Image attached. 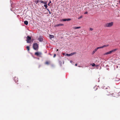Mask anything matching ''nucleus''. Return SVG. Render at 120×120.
<instances>
[{
    "label": "nucleus",
    "instance_id": "nucleus-1",
    "mask_svg": "<svg viewBox=\"0 0 120 120\" xmlns=\"http://www.w3.org/2000/svg\"><path fill=\"white\" fill-rule=\"evenodd\" d=\"M38 45L37 43H34L33 45V48L34 49L38 50Z\"/></svg>",
    "mask_w": 120,
    "mask_h": 120
},
{
    "label": "nucleus",
    "instance_id": "nucleus-2",
    "mask_svg": "<svg viewBox=\"0 0 120 120\" xmlns=\"http://www.w3.org/2000/svg\"><path fill=\"white\" fill-rule=\"evenodd\" d=\"M113 24V22H111L105 24V26L106 27H110L112 26Z\"/></svg>",
    "mask_w": 120,
    "mask_h": 120
},
{
    "label": "nucleus",
    "instance_id": "nucleus-3",
    "mask_svg": "<svg viewBox=\"0 0 120 120\" xmlns=\"http://www.w3.org/2000/svg\"><path fill=\"white\" fill-rule=\"evenodd\" d=\"M39 1H40L41 3H43L45 4H47V2L46 1L44 2L42 0H36L35 2V3L37 4L38 3Z\"/></svg>",
    "mask_w": 120,
    "mask_h": 120
},
{
    "label": "nucleus",
    "instance_id": "nucleus-4",
    "mask_svg": "<svg viewBox=\"0 0 120 120\" xmlns=\"http://www.w3.org/2000/svg\"><path fill=\"white\" fill-rule=\"evenodd\" d=\"M27 38V42L28 43H30V42L31 41V37L29 36H27L26 37Z\"/></svg>",
    "mask_w": 120,
    "mask_h": 120
},
{
    "label": "nucleus",
    "instance_id": "nucleus-5",
    "mask_svg": "<svg viewBox=\"0 0 120 120\" xmlns=\"http://www.w3.org/2000/svg\"><path fill=\"white\" fill-rule=\"evenodd\" d=\"M42 53L41 52H36L35 53V55L37 56H39L41 57V55H42Z\"/></svg>",
    "mask_w": 120,
    "mask_h": 120
},
{
    "label": "nucleus",
    "instance_id": "nucleus-6",
    "mask_svg": "<svg viewBox=\"0 0 120 120\" xmlns=\"http://www.w3.org/2000/svg\"><path fill=\"white\" fill-rule=\"evenodd\" d=\"M43 37L42 36H40L38 38V40L40 42H42L43 40Z\"/></svg>",
    "mask_w": 120,
    "mask_h": 120
},
{
    "label": "nucleus",
    "instance_id": "nucleus-7",
    "mask_svg": "<svg viewBox=\"0 0 120 120\" xmlns=\"http://www.w3.org/2000/svg\"><path fill=\"white\" fill-rule=\"evenodd\" d=\"M76 52H75L71 53L70 54H66V55L67 56H72L74 55L75 54H76Z\"/></svg>",
    "mask_w": 120,
    "mask_h": 120
},
{
    "label": "nucleus",
    "instance_id": "nucleus-8",
    "mask_svg": "<svg viewBox=\"0 0 120 120\" xmlns=\"http://www.w3.org/2000/svg\"><path fill=\"white\" fill-rule=\"evenodd\" d=\"M108 45H104L102 46L99 47L97 48V49H98L102 48L105 47H107L108 46Z\"/></svg>",
    "mask_w": 120,
    "mask_h": 120
},
{
    "label": "nucleus",
    "instance_id": "nucleus-9",
    "mask_svg": "<svg viewBox=\"0 0 120 120\" xmlns=\"http://www.w3.org/2000/svg\"><path fill=\"white\" fill-rule=\"evenodd\" d=\"M64 25V24L61 23H60L59 24L56 25L55 26L56 27H58L60 26H63Z\"/></svg>",
    "mask_w": 120,
    "mask_h": 120
},
{
    "label": "nucleus",
    "instance_id": "nucleus-10",
    "mask_svg": "<svg viewBox=\"0 0 120 120\" xmlns=\"http://www.w3.org/2000/svg\"><path fill=\"white\" fill-rule=\"evenodd\" d=\"M112 52H111V51H110L109 52H107L105 53V54L106 55H107L108 54H110Z\"/></svg>",
    "mask_w": 120,
    "mask_h": 120
},
{
    "label": "nucleus",
    "instance_id": "nucleus-11",
    "mask_svg": "<svg viewBox=\"0 0 120 120\" xmlns=\"http://www.w3.org/2000/svg\"><path fill=\"white\" fill-rule=\"evenodd\" d=\"M24 23L25 25H27L28 24V22L27 21H25L24 22Z\"/></svg>",
    "mask_w": 120,
    "mask_h": 120
},
{
    "label": "nucleus",
    "instance_id": "nucleus-12",
    "mask_svg": "<svg viewBox=\"0 0 120 120\" xmlns=\"http://www.w3.org/2000/svg\"><path fill=\"white\" fill-rule=\"evenodd\" d=\"M98 49H97V48H95L93 52V54H94L97 50Z\"/></svg>",
    "mask_w": 120,
    "mask_h": 120
},
{
    "label": "nucleus",
    "instance_id": "nucleus-13",
    "mask_svg": "<svg viewBox=\"0 0 120 120\" xmlns=\"http://www.w3.org/2000/svg\"><path fill=\"white\" fill-rule=\"evenodd\" d=\"M81 28V27H74V29H79V28Z\"/></svg>",
    "mask_w": 120,
    "mask_h": 120
},
{
    "label": "nucleus",
    "instance_id": "nucleus-14",
    "mask_svg": "<svg viewBox=\"0 0 120 120\" xmlns=\"http://www.w3.org/2000/svg\"><path fill=\"white\" fill-rule=\"evenodd\" d=\"M49 37H50V38H54V36L53 35H50Z\"/></svg>",
    "mask_w": 120,
    "mask_h": 120
},
{
    "label": "nucleus",
    "instance_id": "nucleus-15",
    "mask_svg": "<svg viewBox=\"0 0 120 120\" xmlns=\"http://www.w3.org/2000/svg\"><path fill=\"white\" fill-rule=\"evenodd\" d=\"M116 50H117V49H113L111 51V52L112 53V52H115Z\"/></svg>",
    "mask_w": 120,
    "mask_h": 120
},
{
    "label": "nucleus",
    "instance_id": "nucleus-16",
    "mask_svg": "<svg viewBox=\"0 0 120 120\" xmlns=\"http://www.w3.org/2000/svg\"><path fill=\"white\" fill-rule=\"evenodd\" d=\"M26 48H27V50L28 51H29V50H30V48H29V47L28 46H27L26 47Z\"/></svg>",
    "mask_w": 120,
    "mask_h": 120
},
{
    "label": "nucleus",
    "instance_id": "nucleus-17",
    "mask_svg": "<svg viewBox=\"0 0 120 120\" xmlns=\"http://www.w3.org/2000/svg\"><path fill=\"white\" fill-rule=\"evenodd\" d=\"M61 21H67L66 19H62L61 20Z\"/></svg>",
    "mask_w": 120,
    "mask_h": 120
},
{
    "label": "nucleus",
    "instance_id": "nucleus-18",
    "mask_svg": "<svg viewBox=\"0 0 120 120\" xmlns=\"http://www.w3.org/2000/svg\"><path fill=\"white\" fill-rule=\"evenodd\" d=\"M92 66L93 67H94L95 66V65L94 63H93L91 64Z\"/></svg>",
    "mask_w": 120,
    "mask_h": 120
},
{
    "label": "nucleus",
    "instance_id": "nucleus-19",
    "mask_svg": "<svg viewBox=\"0 0 120 120\" xmlns=\"http://www.w3.org/2000/svg\"><path fill=\"white\" fill-rule=\"evenodd\" d=\"M44 6L45 7V8L46 9H47V4H45L44 5Z\"/></svg>",
    "mask_w": 120,
    "mask_h": 120
},
{
    "label": "nucleus",
    "instance_id": "nucleus-20",
    "mask_svg": "<svg viewBox=\"0 0 120 120\" xmlns=\"http://www.w3.org/2000/svg\"><path fill=\"white\" fill-rule=\"evenodd\" d=\"M47 10L49 12V13L50 14H51V12L49 10L48 8H47Z\"/></svg>",
    "mask_w": 120,
    "mask_h": 120
},
{
    "label": "nucleus",
    "instance_id": "nucleus-21",
    "mask_svg": "<svg viewBox=\"0 0 120 120\" xmlns=\"http://www.w3.org/2000/svg\"><path fill=\"white\" fill-rule=\"evenodd\" d=\"M71 20V19H66L67 21H69Z\"/></svg>",
    "mask_w": 120,
    "mask_h": 120
},
{
    "label": "nucleus",
    "instance_id": "nucleus-22",
    "mask_svg": "<svg viewBox=\"0 0 120 120\" xmlns=\"http://www.w3.org/2000/svg\"><path fill=\"white\" fill-rule=\"evenodd\" d=\"M82 18V16H80L79 17H78V19H79Z\"/></svg>",
    "mask_w": 120,
    "mask_h": 120
},
{
    "label": "nucleus",
    "instance_id": "nucleus-23",
    "mask_svg": "<svg viewBox=\"0 0 120 120\" xmlns=\"http://www.w3.org/2000/svg\"><path fill=\"white\" fill-rule=\"evenodd\" d=\"M45 64H49V62L48 61H47L45 62Z\"/></svg>",
    "mask_w": 120,
    "mask_h": 120
},
{
    "label": "nucleus",
    "instance_id": "nucleus-24",
    "mask_svg": "<svg viewBox=\"0 0 120 120\" xmlns=\"http://www.w3.org/2000/svg\"><path fill=\"white\" fill-rule=\"evenodd\" d=\"M51 3V1H50L49 3L48 4V5L49 6H50L49 4H50Z\"/></svg>",
    "mask_w": 120,
    "mask_h": 120
},
{
    "label": "nucleus",
    "instance_id": "nucleus-25",
    "mask_svg": "<svg viewBox=\"0 0 120 120\" xmlns=\"http://www.w3.org/2000/svg\"><path fill=\"white\" fill-rule=\"evenodd\" d=\"M119 80H120L119 79H117V78H116V79L115 80L116 81H118Z\"/></svg>",
    "mask_w": 120,
    "mask_h": 120
},
{
    "label": "nucleus",
    "instance_id": "nucleus-26",
    "mask_svg": "<svg viewBox=\"0 0 120 120\" xmlns=\"http://www.w3.org/2000/svg\"><path fill=\"white\" fill-rule=\"evenodd\" d=\"M106 89H108V90H107V91L108 92V91H109V88L108 87V88H106Z\"/></svg>",
    "mask_w": 120,
    "mask_h": 120
},
{
    "label": "nucleus",
    "instance_id": "nucleus-27",
    "mask_svg": "<svg viewBox=\"0 0 120 120\" xmlns=\"http://www.w3.org/2000/svg\"><path fill=\"white\" fill-rule=\"evenodd\" d=\"M87 13H88V12L87 11H86L84 13V14H87Z\"/></svg>",
    "mask_w": 120,
    "mask_h": 120
},
{
    "label": "nucleus",
    "instance_id": "nucleus-28",
    "mask_svg": "<svg viewBox=\"0 0 120 120\" xmlns=\"http://www.w3.org/2000/svg\"><path fill=\"white\" fill-rule=\"evenodd\" d=\"M90 30L92 31L93 30V29L90 28Z\"/></svg>",
    "mask_w": 120,
    "mask_h": 120
},
{
    "label": "nucleus",
    "instance_id": "nucleus-29",
    "mask_svg": "<svg viewBox=\"0 0 120 120\" xmlns=\"http://www.w3.org/2000/svg\"><path fill=\"white\" fill-rule=\"evenodd\" d=\"M56 56V54H54V56H53V57L54 58Z\"/></svg>",
    "mask_w": 120,
    "mask_h": 120
},
{
    "label": "nucleus",
    "instance_id": "nucleus-30",
    "mask_svg": "<svg viewBox=\"0 0 120 120\" xmlns=\"http://www.w3.org/2000/svg\"><path fill=\"white\" fill-rule=\"evenodd\" d=\"M95 66H96V67H98V65H95Z\"/></svg>",
    "mask_w": 120,
    "mask_h": 120
},
{
    "label": "nucleus",
    "instance_id": "nucleus-31",
    "mask_svg": "<svg viewBox=\"0 0 120 120\" xmlns=\"http://www.w3.org/2000/svg\"><path fill=\"white\" fill-rule=\"evenodd\" d=\"M110 94L109 92V94H107V95H109Z\"/></svg>",
    "mask_w": 120,
    "mask_h": 120
},
{
    "label": "nucleus",
    "instance_id": "nucleus-32",
    "mask_svg": "<svg viewBox=\"0 0 120 120\" xmlns=\"http://www.w3.org/2000/svg\"><path fill=\"white\" fill-rule=\"evenodd\" d=\"M72 61H71H71H70V62L71 63H72Z\"/></svg>",
    "mask_w": 120,
    "mask_h": 120
},
{
    "label": "nucleus",
    "instance_id": "nucleus-33",
    "mask_svg": "<svg viewBox=\"0 0 120 120\" xmlns=\"http://www.w3.org/2000/svg\"><path fill=\"white\" fill-rule=\"evenodd\" d=\"M77 64H75V66H77Z\"/></svg>",
    "mask_w": 120,
    "mask_h": 120
},
{
    "label": "nucleus",
    "instance_id": "nucleus-34",
    "mask_svg": "<svg viewBox=\"0 0 120 120\" xmlns=\"http://www.w3.org/2000/svg\"><path fill=\"white\" fill-rule=\"evenodd\" d=\"M56 51H58V49H57Z\"/></svg>",
    "mask_w": 120,
    "mask_h": 120
},
{
    "label": "nucleus",
    "instance_id": "nucleus-35",
    "mask_svg": "<svg viewBox=\"0 0 120 120\" xmlns=\"http://www.w3.org/2000/svg\"><path fill=\"white\" fill-rule=\"evenodd\" d=\"M119 3L120 4V1H119Z\"/></svg>",
    "mask_w": 120,
    "mask_h": 120
},
{
    "label": "nucleus",
    "instance_id": "nucleus-36",
    "mask_svg": "<svg viewBox=\"0 0 120 120\" xmlns=\"http://www.w3.org/2000/svg\"><path fill=\"white\" fill-rule=\"evenodd\" d=\"M99 82V80L98 81V82Z\"/></svg>",
    "mask_w": 120,
    "mask_h": 120
},
{
    "label": "nucleus",
    "instance_id": "nucleus-37",
    "mask_svg": "<svg viewBox=\"0 0 120 120\" xmlns=\"http://www.w3.org/2000/svg\"><path fill=\"white\" fill-rule=\"evenodd\" d=\"M15 82H16V81H15Z\"/></svg>",
    "mask_w": 120,
    "mask_h": 120
},
{
    "label": "nucleus",
    "instance_id": "nucleus-38",
    "mask_svg": "<svg viewBox=\"0 0 120 120\" xmlns=\"http://www.w3.org/2000/svg\"><path fill=\"white\" fill-rule=\"evenodd\" d=\"M50 55H51V54H50Z\"/></svg>",
    "mask_w": 120,
    "mask_h": 120
},
{
    "label": "nucleus",
    "instance_id": "nucleus-39",
    "mask_svg": "<svg viewBox=\"0 0 120 120\" xmlns=\"http://www.w3.org/2000/svg\"><path fill=\"white\" fill-rule=\"evenodd\" d=\"M79 67H80V66H79Z\"/></svg>",
    "mask_w": 120,
    "mask_h": 120
}]
</instances>
